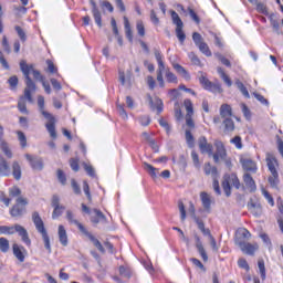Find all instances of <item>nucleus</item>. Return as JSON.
Wrapping results in <instances>:
<instances>
[{"instance_id":"obj_57","label":"nucleus","mask_w":283,"mask_h":283,"mask_svg":"<svg viewBox=\"0 0 283 283\" xmlns=\"http://www.w3.org/2000/svg\"><path fill=\"white\" fill-rule=\"evenodd\" d=\"M46 65H48V72L50 74H56L59 72V69H56L52 60H46Z\"/></svg>"},{"instance_id":"obj_34","label":"nucleus","mask_w":283,"mask_h":283,"mask_svg":"<svg viewBox=\"0 0 283 283\" xmlns=\"http://www.w3.org/2000/svg\"><path fill=\"white\" fill-rule=\"evenodd\" d=\"M268 181L272 189H277V185H280V175L277 172L271 174Z\"/></svg>"},{"instance_id":"obj_50","label":"nucleus","mask_w":283,"mask_h":283,"mask_svg":"<svg viewBox=\"0 0 283 283\" xmlns=\"http://www.w3.org/2000/svg\"><path fill=\"white\" fill-rule=\"evenodd\" d=\"M136 30L139 36H145V23H143V20L136 22Z\"/></svg>"},{"instance_id":"obj_22","label":"nucleus","mask_w":283,"mask_h":283,"mask_svg":"<svg viewBox=\"0 0 283 283\" xmlns=\"http://www.w3.org/2000/svg\"><path fill=\"white\" fill-rule=\"evenodd\" d=\"M57 235L62 247H67L69 240H67V231L65 230V227L59 226Z\"/></svg>"},{"instance_id":"obj_46","label":"nucleus","mask_w":283,"mask_h":283,"mask_svg":"<svg viewBox=\"0 0 283 283\" xmlns=\"http://www.w3.org/2000/svg\"><path fill=\"white\" fill-rule=\"evenodd\" d=\"M33 74V78H35V81H40V83H43V81H45V77H43L41 75V72L39 70H34V64H32V69L30 70V74Z\"/></svg>"},{"instance_id":"obj_61","label":"nucleus","mask_w":283,"mask_h":283,"mask_svg":"<svg viewBox=\"0 0 283 283\" xmlns=\"http://www.w3.org/2000/svg\"><path fill=\"white\" fill-rule=\"evenodd\" d=\"M188 12H189V15L192 19V21H195V23H197V25L200 24V18L196 13V11L189 7Z\"/></svg>"},{"instance_id":"obj_29","label":"nucleus","mask_w":283,"mask_h":283,"mask_svg":"<svg viewBox=\"0 0 283 283\" xmlns=\"http://www.w3.org/2000/svg\"><path fill=\"white\" fill-rule=\"evenodd\" d=\"M94 213L96 214V217H92L91 219L93 224H98V222H107V218L105 217V214H103L101 210L95 209Z\"/></svg>"},{"instance_id":"obj_24","label":"nucleus","mask_w":283,"mask_h":283,"mask_svg":"<svg viewBox=\"0 0 283 283\" xmlns=\"http://www.w3.org/2000/svg\"><path fill=\"white\" fill-rule=\"evenodd\" d=\"M66 219L69 220V222H71V224H75L80 229L81 233L85 231L83 224L78 222V220L74 219V213L72 212V210L66 211Z\"/></svg>"},{"instance_id":"obj_53","label":"nucleus","mask_w":283,"mask_h":283,"mask_svg":"<svg viewBox=\"0 0 283 283\" xmlns=\"http://www.w3.org/2000/svg\"><path fill=\"white\" fill-rule=\"evenodd\" d=\"M262 196H264L265 200H268L271 207H275V201L273 200V196H271V193L266 189L262 190Z\"/></svg>"},{"instance_id":"obj_16","label":"nucleus","mask_w":283,"mask_h":283,"mask_svg":"<svg viewBox=\"0 0 283 283\" xmlns=\"http://www.w3.org/2000/svg\"><path fill=\"white\" fill-rule=\"evenodd\" d=\"M245 240H251V232L245 228H241L237 231L234 242L237 247H240V242H247Z\"/></svg>"},{"instance_id":"obj_51","label":"nucleus","mask_w":283,"mask_h":283,"mask_svg":"<svg viewBox=\"0 0 283 283\" xmlns=\"http://www.w3.org/2000/svg\"><path fill=\"white\" fill-rule=\"evenodd\" d=\"M260 238L262 240V242L265 243V247H268V249H273V243L271 242V238H269V234L266 233H261Z\"/></svg>"},{"instance_id":"obj_3","label":"nucleus","mask_w":283,"mask_h":283,"mask_svg":"<svg viewBox=\"0 0 283 283\" xmlns=\"http://www.w3.org/2000/svg\"><path fill=\"white\" fill-rule=\"evenodd\" d=\"M38 107L42 116H44V118L49 120L45 124L46 132H49L51 138H56V118L51 113L45 111V97H43L42 95L38 96Z\"/></svg>"},{"instance_id":"obj_31","label":"nucleus","mask_w":283,"mask_h":283,"mask_svg":"<svg viewBox=\"0 0 283 283\" xmlns=\"http://www.w3.org/2000/svg\"><path fill=\"white\" fill-rule=\"evenodd\" d=\"M266 163L270 174H277V169L275 168V166L277 165V159H275L274 157H268Z\"/></svg>"},{"instance_id":"obj_43","label":"nucleus","mask_w":283,"mask_h":283,"mask_svg":"<svg viewBox=\"0 0 283 283\" xmlns=\"http://www.w3.org/2000/svg\"><path fill=\"white\" fill-rule=\"evenodd\" d=\"M258 266H259V273L261 275V280H266V268L264 265V260H260L258 262Z\"/></svg>"},{"instance_id":"obj_17","label":"nucleus","mask_w":283,"mask_h":283,"mask_svg":"<svg viewBox=\"0 0 283 283\" xmlns=\"http://www.w3.org/2000/svg\"><path fill=\"white\" fill-rule=\"evenodd\" d=\"M248 210L254 218H260L262 216V206L260 202H255L252 199L248 202Z\"/></svg>"},{"instance_id":"obj_14","label":"nucleus","mask_w":283,"mask_h":283,"mask_svg":"<svg viewBox=\"0 0 283 283\" xmlns=\"http://www.w3.org/2000/svg\"><path fill=\"white\" fill-rule=\"evenodd\" d=\"M239 248L241 249L242 253H245V255H255V252L260 247L258 243H247V242H239Z\"/></svg>"},{"instance_id":"obj_59","label":"nucleus","mask_w":283,"mask_h":283,"mask_svg":"<svg viewBox=\"0 0 283 283\" xmlns=\"http://www.w3.org/2000/svg\"><path fill=\"white\" fill-rule=\"evenodd\" d=\"M144 167L146 169V171H148V174L151 176V178H156V168L154 166H151L150 164L144 163Z\"/></svg>"},{"instance_id":"obj_30","label":"nucleus","mask_w":283,"mask_h":283,"mask_svg":"<svg viewBox=\"0 0 283 283\" xmlns=\"http://www.w3.org/2000/svg\"><path fill=\"white\" fill-rule=\"evenodd\" d=\"M0 149L6 157L12 158V150L10 149V145L8 144V142H6V139L0 142Z\"/></svg>"},{"instance_id":"obj_7","label":"nucleus","mask_w":283,"mask_h":283,"mask_svg":"<svg viewBox=\"0 0 283 283\" xmlns=\"http://www.w3.org/2000/svg\"><path fill=\"white\" fill-rule=\"evenodd\" d=\"M199 83L202 85L203 90H207L208 92H212L213 94H222V85H220L219 82L212 83L207 78V76L201 75L199 77Z\"/></svg>"},{"instance_id":"obj_49","label":"nucleus","mask_w":283,"mask_h":283,"mask_svg":"<svg viewBox=\"0 0 283 283\" xmlns=\"http://www.w3.org/2000/svg\"><path fill=\"white\" fill-rule=\"evenodd\" d=\"M10 198H19L21 196V189L17 186L9 188Z\"/></svg>"},{"instance_id":"obj_39","label":"nucleus","mask_w":283,"mask_h":283,"mask_svg":"<svg viewBox=\"0 0 283 283\" xmlns=\"http://www.w3.org/2000/svg\"><path fill=\"white\" fill-rule=\"evenodd\" d=\"M270 23L273 32H275L276 34H282V31L280 30V22L277 21V19L273 18V15H270Z\"/></svg>"},{"instance_id":"obj_33","label":"nucleus","mask_w":283,"mask_h":283,"mask_svg":"<svg viewBox=\"0 0 283 283\" xmlns=\"http://www.w3.org/2000/svg\"><path fill=\"white\" fill-rule=\"evenodd\" d=\"M205 174L206 176H212L214 179L218 176V168H216V166H211V164H206Z\"/></svg>"},{"instance_id":"obj_26","label":"nucleus","mask_w":283,"mask_h":283,"mask_svg":"<svg viewBox=\"0 0 283 283\" xmlns=\"http://www.w3.org/2000/svg\"><path fill=\"white\" fill-rule=\"evenodd\" d=\"M174 70L180 74L186 81H189L191 78V75H189V72L185 70V67L178 63H172Z\"/></svg>"},{"instance_id":"obj_45","label":"nucleus","mask_w":283,"mask_h":283,"mask_svg":"<svg viewBox=\"0 0 283 283\" xmlns=\"http://www.w3.org/2000/svg\"><path fill=\"white\" fill-rule=\"evenodd\" d=\"M255 6H256V11L260 14H264L265 17H269V9L266 8V4L262 2H258Z\"/></svg>"},{"instance_id":"obj_58","label":"nucleus","mask_w":283,"mask_h":283,"mask_svg":"<svg viewBox=\"0 0 283 283\" xmlns=\"http://www.w3.org/2000/svg\"><path fill=\"white\" fill-rule=\"evenodd\" d=\"M166 78H167L168 83H177L178 82V77L176 76V74H174L169 70L166 71Z\"/></svg>"},{"instance_id":"obj_42","label":"nucleus","mask_w":283,"mask_h":283,"mask_svg":"<svg viewBox=\"0 0 283 283\" xmlns=\"http://www.w3.org/2000/svg\"><path fill=\"white\" fill-rule=\"evenodd\" d=\"M17 136L21 147H28V137H25V134L21 130H18Z\"/></svg>"},{"instance_id":"obj_47","label":"nucleus","mask_w":283,"mask_h":283,"mask_svg":"<svg viewBox=\"0 0 283 283\" xmlns=\"http://www.w3.org/2000/svg\"><path fill=\"white\" fill-rule=\"evenodd\" d=\"M228 180L232 187L240 189V179L235 175L228 176Z\"/></svg>"},{"instance_id":"obj_12","label":"nucleus","mask_w":283,"mask_h":283,"mask_svg":"<svg viewBox=\"0 0 283 283\" xmlns=\"http://www.w3.org/2000/svg\"><path fill=\"white\" fill-rule=\"evenodd\" d=\"M150 109L153 112H157V114H163V109H165V104H163V99L160 97H151V95L147 96Z\"/></svg>"},{"instance_id":"obj_48","label":"nucleus","mask_w":283,"mask_h":283,"mask_svg":"<svg viewBox=\"0 0 283 283\" xmlns=\"http://www.w3.org/2000/svg\"><path fill=\"white\" fill-rule=\"evenodd\" d=\"M184 105L187 111L186 116H193V104L191 103V99H185Z\"/></svg>"},{"instance_id":"obj_5","label":"nucleus","mask_w":283,"mask_h":283,"mask_svg":"<svg viewBox=\"0 0 283 283\" xmlns=\"http://www.w3.org/2000/svg\"><path fill=\"white\" fill-rule=\"evenodd\" d=\"M14 233H18L24 244L27 247H30L32 244V241L30 240V235L28 234V230L23 228L21 224H15L14 227H7V235H14Z\"/></svg>"},{"instance_id":"obj_55","label":"nucleus","mask_w":283,"mask_h":283,"mask_svg":"<svg viewBox=\"0 0 283 283\" xmlns=\"http://www.w3.org/2000/svg\"><path fill=\"white\" fill-rule=\"evenodd\" d=\"M214 56L222 63V65H226V67H231V62L229 59L224 57V55L220 53H216Z\"/></svg>"},{"instance_id":"obj_37","label":"nucleus","mask_w":283,"mask_h":283,"mask_svg":"<svg viewBox=\"0 0 283 283\" xmlns=\"http://www.w3.org/2000/svg\"><path fill=\"white\" fill-rule=\"evenodd\" d=\"M186 143L190 149H193L196 145V139L193 138V135L189 129H186Z\"/></svg>"},{"instance_id":"obj_25","label":"nucleus","mask_w":283,"mask_h":283,"mask_svg":"<svg viewBox=\"0 0 283 283\" xmlns=\"http://www.w3.org/2000/svg\"><path fill=\"white\" fill-rule=\"evenodd\" d=\"M124 28H125L126 39H128L129 43H133L134 33L132 32V25L129 24V20L127 19V17H124Z\"/></svg>"},{"instance_id":"obj_36","label":"nucleus","mask_w":283,"mask_h":283,"mask_svg":"<svg viewBox=\"0 0 283 283\" xmlns=\"http://www.w3.org/2000/svg\"><path fill=\"white\" fill-rule=\"evenodd\" d=\"M235 85L245 98H251V95L249 94V90H247V86H244V83H242L240 80H237Z\"/></svg>"},{"instance_id":"obj_62","label":"nucleus","mask_w":283,"mask_h":283,"mask_svg":"<svg viewBox=\"0 0 283 283\" xmlns=\"http://www.w3.org/2000/svg\"><path fill=\"white\" fill-rule=\"evenodd\" d=\"M154 55L157 63H164L163 59H165V56H163V52H160V49H154Z\"/></svg>"},{"instance_id":"obj_54","label":"nucleus","mask_w":283,"mask_h":283,"mask_svg":"<svg viewBox=\"0 0 283 283\" xmlns=\"http://www.w3.org/2000/svg\"><path fill=\"white\" fill-rule=\"evenodd\" d=\"M117 112H118L119 116H120L124 120H127L128 115H127V111H125V105H123V104H117Z\"/></svg>"},{"instance_id":"obj_1","label":"nucleus","mask_w":283,"mask_h":283,"mask_svg":"<svg viewBox=\"0 0 283 283\" xmlns=\"http://www.w3.org/2000/svg\"><path fill=\"white\" fill-rule=\"evenodd\" d=\"M20 70L25 78V88H24V96H21L18 102V109L21 112V114H30L28 112V106L25 104V101L30 103H34V99L32 98V93L36 92V84L34 81H32V77H30V71L32 70V64H28L25 60H22L20 62Z\"/></svg>"},{"instance_id":"obj_60","label":"nucleus","mask_w":283,"mask_h":283,"mask_svg":"<svg viewBox=\"0 0 283 283\" xmlns=\"http://www.w3.org/2000/svg\"><path fill=\"white\" fill-rule=\"evenodd\" d=\"M83 191L87 197V200L92 202V193L90 192V184H87V181H83Z\"/></svg>"},{"instance_id":"obj_23","label":"nucleus","mask_w":283,"mask_h":283,"mask_svg":"<svg viewBox=\"0 0 283 283\" xmlns=\"http://www.w3.org/2000/svg\"><path fill=\"white\" fill-rule=\"evenodd\" d=\"M220 116L221 118H231L233 116V109L229 104H222L220 106Z\"/></svg>"},{"instance_id":"obj_44","label":"nucleus","mask_w":283,"mask_h":283,"mask_svg":"<svg viewBox=\"0 0 283 283\" xmlns=\"http://www.w3.org/2000/svg\"><path fill=\"white\" fill-rule=\"evenodd\" d=\"M53 209H54L52 213L53 220H56V218H60V216H63V211H65L64 206H57V207H54Z\"/></svg>"},{"instance_id":"obj_15","label":"nucleus","mask_w":283,"mask_h":283,"mask_svg":"<svg viewBox=\"0 0 283 283\" xmlns=\"http://www.w3.org/2000/svg\"><path fill=\"white\" fill-rule=\"evenodd\" d=\"M199 149L201 154H208V156H213V145L207 142V137L199 138Z\"/></svg>"},{"instance_id":"obj_28","label":"nucleus","mask_w":283,"mask_h":283,"mask_svg":"<svg viewBox=\"0 0 283 283\" xmlns=\"http://www.w3.org/2000/svg\"><path fill=\"white\" fill-rule=\"evenodd\" d=\"M22 249L23 247H19L17 243L13 244V255H15L19 262H25V255H23Z\"/></svg>"},{"instance_id":"obj_20","label":"nucleus","mask_w":283,"mask_h":283,"mask_svg":"<svg viewBox=\"0 0 283 283\" xmlns=\"http://www.w3.org/2000/svg\"><path fill=\"white\" fill-rule=\"evenodd\" d=\"M195 240H196V248L198 250V253L202 258L203 262H207L209 260V256L207 255V251L202 245V241L200 240V237L198 234H195Z\"/></svg>"},{"instance_id":"obj_41","label":"nucleus","mask_w":283,"mask_h":283,"mask_svg":"<svg viewBox=\"0 0 283 283\" xmlns=\"http://www.w3.org/2000/svg\"><path fill=\"white\" fill-rule=\"evenodd\" d=\"M119 275L122 277H126V280H129V277H132V270L127 266L120 265L119 266Z\"/></svg>"},{"instance_id":"obj_64","label":"nucleus","mask_w":283,"mask_h":283,"mask_svg":"<svg viewBox=\"0 0 283 283\" xmlns=\"http://www.w3.org/2000/svg\"><path fill=\"white\" fill-rule=\"evenodd\" d=\"M238 266L240 269H244V271H249L251 268L249 266V263L247 262L245 259H239L238 260Z\"/></svg>"},{"instance_id":"obj_9","label":"nucleus","mask_w":283,"mask_h":283,"mask_svg":"<svg viewBox=\"0 0 283 283\" xmlns=\"http://www.w3.org/2000/svg\"><path fill=\"white\" fill-rule=\"evenodd\" d=\"M216 153H212V158L216 164L220 163V160L227 159V148H224V144L220 140L214 142Z\"/></svg>"},{"instance_id":"obj_56","label":"nucleus","mask_w":283,"mask_h":283,"mask_svg":"<svg viewBox=\"0 0 283 283\" xmlns=\"http://www.w3.org/2000/svg\"><path fill=\"white\" fill-rule=\"evenodd\" d=\"M231 145H234L237 149H242V137L235 136L234 138L230 139Z\"/></svg>"},{"instance_id":"obj_63","label":"nucleus","mask_w":283,"mask_h":283,"mask_svg":"<svg viewBox=\"0 0 283 283\" xmlns=\"http://www.w3.org/2000/svg\"><path fill=\"white\" fill-rule=\"evenodd\" d=\"M188 57L190 59L191 63H193V65H200V59L198 57V55H196V53H188Z\"/></svg>"},{"instance_id":"obj_10","label":"nucleus","mask_w":283,"mask_h":283,"mask_svg":"<svg viewBox=\"0 0 283 283\" xmlns=\"http://www.w3.org/2000/svg\"><path fill=\"white\" fill-rule=\"evenodd\" d=\"M240 164L243 171H248L249 174L258 172V164L251 159V157L242 156L240 157Z\"/></svg>"},{"instance_id":"obj_52","label":"nucleus","mask_w":283,"mask_h":283,"mask_svg":"<svg viewBox=\"0 0 283 283\" xmlns=\"http://www.w3.org/2000/svg\"><path fill=\"white\" fill-rule=\"evenodd\" d=\"M159 125H160V127L165 128L167 136H169L171 134V126L169 125V123L167 120H165L164 118H160Z\"/></svg>"},{"instance_id":"obj_13","label":"nucleus","mask_w":283,"mask_h":283,"mask_svg":"<svg viewBox=\"0 0 283 283\" xmlns=\"http://www.w3.org/2000/svg\"><path fill=\"white\" fill-rule=\"evenodd\" d=\"M91 3V12L93 14L94 21L98 28H103V14L101 13V9L96 4V1L90 0Z\"/></svg>"},{"instance_id":"obj_40","label":"nucleus","mask_w":283,"mask_h":283,"mask_svg":"<svg viewBox=\"0 0 283 283\" xmlns=\"http://www.w3.org/2000/svg\"><path fill=\"white\" fill-rule=\"evenodd\" d=\"M0 251L2 253H8V251H10V241L3 237L0 238Z\"/></svg>"},{"instance_id":"obj_35","label":"nucleus","mask_w":283,"mask_h":283,"mask_svg":"<svg viewBox=\"0 0 283 283\" xmlns=\"http://www.w3.org/2000/svg\"><path fill=\"white\" fill-rule=\"evenodd\" d=\"M222 189H223L227 198H229L231 196V182L229 181L227 175L223 177Z\"/></svg>"},{"instance_id":"obj_19","label":"nucleus","mask_w":283,"mask_h":283,"mask_svg":"<svg viewBox=\"0 0 283 283\" xmlns=\"http://www.w3.org/2000/svg\"><path fill=\"white\" fill-rule=\"evenodd\" d=\"M82 233L86 235V238H88L91 242H93L94 247H96V249H98L101 253H105V248H103L101 241H98V239H96L90 231H87L86 228L84 229V231H82Z\"/></svg>"},{"instance_id":"obj_11","label":"nucleus","mask_w":283,"mask_h":283,"mask_svg":"<svg viewBox=\"0 0 283 283\" xmlns=\"http://www.w3.org/2000/svg\"><path fill=\"white\" fill-rule=\"evenodd\" d=\"M24 158H27L31 169H33L34 171H43V158L30 154H25Z\"/></svg>"},{"instance_id":"obj_38","label":"nucleus","mask_w":283,"mask_h":283,"mask_svg":"<svg viewBox=\"0 0 283 283\" xmlns=\"http://www.w3.org/2000/svg\"><path fill=\"white\" fill-rule=\"evenodd\" d=\"M14 30L22 43H25L28 41V34H25V31L20 25H15Z\"/></svg>"},{"instance_id":"obj_21","label":"nucleus","mask_w":283,"mask_h":283,"mask_svg":"<svg viewBox=\"0 0 283 283\" xmlns=\"http://www.w3.org/2000/svg\"><path fill=\"white\" fill-rule=\"evenodd\" d=\"M200 199H201V203L203 209L208 212L211 213V197L209 196V193L207 192H201L200 193Z\"/></svg>"},{"instance_id":"obj_32","label":"nucleus","mask_w":283,"mask_h":283,"mask_svg":"<svg viewBox=\"0 0 283 283\" xmlns=\"http://www.w3.org/2000/svg\"><path fill=\"white\" fill-rule=\"evenodd\" d=\"M23 211H25L24 208L15 205L11 208L10 216H12V218H21V216H23Z\"/></svg>"},{"instance_id":"obj_27","label":"nucleus","mask_w":283,"mask_h":283,"mask_svg":"<svg viewBox=\"0 0 283 283\" xmlns=\"http://www.w3.org/2000/svg\"><path fill=\"white\" fill-rule=\"evenodd\" d=\"M223 127L226 134H231V132L235 130V123L233 122V119H231V117L224 118Z\"/></svg>"},{"instance_id":"obj_8","label":"nucleus","mask_w":283,"mask_h":283,"mask_svg":"<svg viewBox=\"0 0 283 283\" xmlns=\"http://www.w3.org/2000/svg\"><path fill=\"white\" fill-rule=\"evenodd\" d=\"M192 41L195 45L199 49V51L205 54V56H211V50L209 49V45L202 41V35L198 32H195L192 34Z\"/></svg>"},{"instance_id":"obj_2","label":"nucleus","mask_w":283,"mask_h":283,"mask_svg":"<svg viewBox=\"0 0 283 283\" xmlns=\"http://www.w3.org/2000/svg\"><path fill=\"white\" fill-rule=\"evenodd\" d=\"M10 176H13L14 180H21V177L23 176L21 164L14 160L10 168L8 160L4 159L3 155H0V177L8 178Z\"/></svg>"},{"instance_id":"obj_6","label":"nucleus","mask_w":283,"mask_h":283,"mask_svg":"<svg viewBox=\"0 0 283 283\" xmlns=\"http://www.w3.org/2000/svg\"><path fill=\"white\" fill-rule=\"evenodd\" d=\"M170 14L172 23L177 27L176 36L180 41V43H185V39H187V35L185 34V31H182V28H185L182 19H180V15H178L176 11H170Z\"/></svg>"},{"instance_id":"obj_4","label":"nucleus","mask_w":283,"mask_h":283,"mask_svg":"<svg viewBox=\"0 0 283 283\" xmlns=\"http://www.w3.org/2000/svg\"><path fill=\"white\" fill-rule=\"evenodd\" d=\"M32 222L38 231L42 235V240L44 242V248L49 253H52V245L50 244V235L48 234V230L45 229V223L43 222V219L41 218V214L39 212L34 211L32 212Z\"/></svg>"},{"instance_id":"obj_18","label":"nucleus","mask_w":283,"mask_h":283,"mask_svg":"<svg viewBox=\"0 0 283 283\" xmlns=\"http://www.w3.org/2000/svg\"><path fill=\"white\" fill-rule=\"evenodd\" d=\"M243 182H244L247 189L251 193H254V191H258V185H255V180L253 179V177H251V174L245 172L243 175Z\"/></svg>"}]
</instances>
